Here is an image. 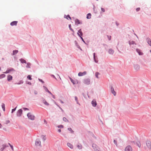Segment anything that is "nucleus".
Instances as JSON below:
<instances>
[{"label": "nucleus", "instance_id": "41", "mask_svg": "<svg viewBox=\"0 0 151 151\" xmlns=\"http://www.w3.org/2000/svg\"><path fill=\"white\" fill-rule=\"evenodd\" d=\"M17 107H15L14 109H12V113H13V112L14 111H15L16 109L17 108Z\"/></svg>", "mask_w": 151, "mask_h": 151}, {"label": "nucleus", "instance_id": "5", "mask_svg": "<svg viewBox=\"0 0 151 151\" xmlns=\"http://www.w3.org/2000/svg\"><path fill=\"white\" fill-rule=\"evenodd\" d=\"M22 109H19V110L17 112V116H20L21 115H22Z\"/></svg>", "mask_w": 151, "mask_h": 151}, {"label": "nucleus", "instance_id": "33", "mask_svg": "<svg viewBox=\"0 0 151 151\" xmlns=\"http://www.w3.org/2000/svg\"><path fill=\"white\" fill-rule=\"evenodd\" d=\"M6 146L5 145H3L2 146V147L1 148V151H2L3 150H4L5 148L6 147Z\"/></svg>", "mask_w": 151, "mask_h": 151}, {"label": "nucleus", "instance_id": "40", "mask_svg": "<svg viewBox=\"0 0 151 151\" xmlns=\"http://www.w3.org/2000/svg\"><path fill=\"white\" fill-rule=\"evenodd\" d=\"M63 120L64 121H65V122H67V121H68V120L67 119L65 118V117H64L63 119Z\"/></svg>", "mask_w": 151, "mask_h": 151}, {"label": "nucleus", "instance_id": "3", "mask_svg": "<svg viewBox=\"0 0 151 151\" xmlns=\"http://www.w3.org/2000/svg\"><path fill=\"white\" fill-rule=\"evenodd\" d=\"M83 83L86 85H89L90 83V80L89 78H85L83 81Z\"/></svg>", "mask_w": 151, "mask_h": 151}, {"label": "nucleus", "instance_id": "17", "mask_svg": "<svg viewBox=\"0 0 151 151\" xmlns=\"http://www.w3.org/2000/svg\"><path fill=\"white\" fill-rule=\"evenodd\" d=\"M147 41L148 43L151 46V39L149 38L147 39Z\"/></svg>", "mask_w": 151, "mask_h": 151}, {"label": "nucleus", "instance_id": "8", "mask_svg": "<svg viewBox=\"0 0 151 151\" xmlns=\"http://www.w3.org/2000/svg\"><path fill=\"white\" fill-rule=\"evenodd\" d=\"M87 72L86 71H84L83 72H80L78 73V76H81L86 75V74Z\"/></svg>", "mask_w": 151, "mask_h": 151}, {"label": "nucleus", "instance_id": "12", "mask_svg": "<svg viewBox=\"0 0 151 151\" xmlns=\"http://www.w3.org/2000/svg\"><path fill=\"white\" fill-rule=\"evenodd\" d=\"M17 22L16 21H14L10 23V25L12 26H13L14 25H17Z\"/></svg>", "mask_w": 151, "mask_h": 151}, {"label": "nucleus", "instance_id": "59", "mask_svg": "<svg viewBox=\"0 0 151 151\" xmlns=\"http://www.w3.org/2000/svg\"><path fill=\"white\" fill-rule=\"evenodd\" d=\"M35 94H37V92H35Z\"/></svg>", "mask_w": 151, "mask_h": 151}, {"label": "nucleus", "instance_id": "53", "mask_svg": "<svg viewBox=\"0 0 151 151\" xmlns=\"http://www.w3.org/2000/svg\"><path fill=\"white\" fill-rule=\"evenodd\" d=\"M2 125L0 123V128H1L2 127Z\"/></svg>", "mask_w": 151, "mask_h": 151}, {"label": "nucleus", "instance_id": "21", "mask_svg": "<svg viewBox=\"0 0 151 151\" xmlns=\"http://www.w3.org/2000/svg\"><path fill=\"white\" fill-rule=\"evenodd\" d=\"M99 75H100V73H99L98 72H96V73L95 76L96 78H99Z\"/></svg>", "mask_w": 151, "mask_h": 151}, {"label": "nucleus", "instance_id": "31", "mask_svg": "<svg viewBox=\"0 0 151 151\" xmlns=\"http://www.w3.org/2000/svg\"><path fill=\"white\" fill-rule=\"evenodd\" d=\"M70 79L71 81V82L73 83V84H74L76 83L74 80L72 79L71 78H70Z\"/></svg>", "mask_w": 151, "mask_h": 151}, {"label": "nucleus", "instance_id": "43", "mask_svg": "<svg viewBox=\"0 0 151 151\" xmlns=\"http://www.w3.org/2000/svg\"><path fill=\"white\" fill-rule=\"evenodd\" d=\"M58 128H63V125H60V126H58Z\"/></svg>", "mask_w": 151, "mask_h": 151}, {"label": "nucleus", "instance_id": "63", "mask_svg": "<svg viewBox=\"0 0 151 151\" xmlns=\"http://www.w3.org/2000/svg\"><path fill=\"white\" fill-rule=\"evenodd\" d=\"M60 77V79H61V78L60 77Z\"/></svg>", "mask_w": 151, "mask_h": 151}, {"label": "nucleus", "instance_id": "57", "mask_svg": "<svg viewBox=\"0 0 151 151\" xmlns=\"http://www.w3.org/2000/svg\"><path fill=\"white\" fill-rule=\"evenodd\" d=\"M81 37V39L83 41V38L82 37V36H81V37Z\"/></svg>", "mask_w": 151, "mask_h": 151}, {"label": "nucleus", "instance_id": "49", "mask_svg": "<svg viewBox=\"0 0 151 151\" xmlns=\"http://www.w3.org/2000/svg\"><path fill=\"white\" fill-rule=\"evenodd\" d=\"M23 109L24 110H28V109L27 108H23Z\"/></svg>", "mask_w": 151, "mask_h": 151}, {"label": "nucleus", "instance_id": "55", "mask_svg": "<svg viewBox=\"0 0 151 151\" xmlns=\"http://www.w3.org/2000/svg\"><path fill=\"white\" fill-rule=\"evenodd\" d=\"M26 67L27 68H29V66L28 65H27V66H26Z\"/></svg>", "mask_w": 151, "mask_h": 151}, {"label": "nucleus", "instance_id": "46", "mask_svg": "<svg viewBox=\"0 0 151 151\" xmlns=\"http://www.w3.org/2000/svg\"><path fill=\"white\" fill-rule=\"evenodd\" d=\"M66 17L69 18V19L70 20L71 19V18L70 17V16L69 15H68L67 16H66Z\"/></svg>", "mask_w": 151, "mask_h": 151}, {"label": "nucleus", "instance_id": "56", "mask_svg": "<svg viewBox=\"0 0 151 151\" xmlns=\"http://www.w3.org/2000/svg\"><path fill=\"white\" fill-rule=\"evenodd\" d=\"M60 102H61V103H62V104H63V102L61 100H60Z\"/></svg>", "mask_w": 151, "mask_h": 151}, {"label": "nucleus", "instance_id": "35", "mask_svg": "<svg viewBox=\"0 0 151 151\" xmlns=\"http://www.w3.org/2000/svg\"><path fill=\"white\" fill-rule=\"evenodd\" d=\"M69 27L71 30L73 32H74L73 29L71 28V25L70 24L69 25Z\"/></svg>", "mask_w": 151, "mask_h": 151}, {"label": "nucleus", "instance_id": "9", "mask_svg": "<svg viewBox=\"0 0 151 151\" xmlns=\"http://www.w3.org/2000/svg\"><path fill=\"white\" fill-rule=\"evenodd\" d=\"M42 102L43 104H44L46 106H48L49 105V104L46 101V100L44 99H42Z\"/></svg>", "mask_w": 151, "mask_h": 151}, {"label": "nucleus", "instance_id": "2", "mask_svg": "<svg viewBox=\"0 0 151 151\" xmlns=\"http://www.w3.org/2000/svg\"><path fill=\"white\" fill-rule=\"evenodd\" d=\"M27 116L28 118L32 120H34L35 119V116L31 113H28L27 114Z\"/></svg>", "mask_w": 151, "mask_h": 151}, {"label": "nucleus", "instance_id": "1", "mask_svg": "<svg viewBox=\"0 0 151 151\" xmlns=\"http://www.w3.org/2000/svg\"><path fill=\"white\" fill-rule=\"evenodd\" d=\"M146 146L145 147L146 150H148L151 149V142L149 140H147L146 142Z\"/></svg>", "mask_w": 151, "mask_h": 151}, {"label": "nucleus", "instance_id": "24", "mask_svg": "<svg viewBox=\"0 0 151 151\" xmlns=\"http://www.w3.org/2000/svg\"><path fill=\"white\" fill-rule=\"evenodd\" d=\"M41 138L42 139V140L44 142L46 139V137L43 135H42L41 136Z\"/></svg>", "mask_w": 151, "mask_h": 151}, {"label": "nucleus", "instance_id": "13", "mask_svg": "<svg viewBox=\"0 0 151 151\" xmlns=\"http://www.w3.org/2000/svg\"><path fill=\"white\" fill-rule=\"evenodd\" d=\"M7 80L8 81H10L12 79V76L9 75L7 76Z\"/></svg>", "mask_w": 151, "mask_h": 151}, {"label": "nucleus", "instance_id": "47", "mask_svg": "<svg viewBox=\"0 0 151 151\" xmlns=\"http://www.w3.org/2000/svg\"><path fill=\"white\" fill-rule=\"evenodd\" d=\"M39 80L40 81L42 82V83H44V82L42 80L39 79Z\"/></svg>", "mask_w": 151, "mask_h": 151}, {"label": "nucleus", "instance_id": "4", "mask_svg": "<svg viewBox=\"0 0 151 151\" xmlns=\"http://www.w3.org/2000/svg\"><path fill=\"white\" fill-rule=\"evenodd\" d=\"M132 147L130 145L127 146L125 147V151H132Z\"/></svg>", "mask_w": 151, "mask_h": 151}, {"label": "nucleus", "instance_id": "37", "mask_svg": "<svg viewBox=\"0 0 151 151\" xmlns=\"http://www.w3.org/2000/svg\"><path fill=\"white\" fill-rule=\"evenodd\" d=\"M68 129L72 133H73V131L72 130L71 128H69Z\"/></svg>", "mask_w": 151, "mask_h": 151}, {"label": "nucleus", "instance_id": "60", "mask_svg": "<svg viewBox=\"0 0 151 151\" xmlns=\"http://www.w3.org/2000/svg\"><path fill=\"white\" fill-rule=\"evenodd\" d=\"M53 77H54V78H55V76H53Z\"/></svg>", "mask_w": 151, "mask_h": 151}, {"label": "nucleus", "instance_id": "6", "mask_svg": "<svg viewBox=\"0 0 151 151\" xmlns=\"http://www.w3.org/2000/svg\"><path fill=\"white\" fill-rule=\"evenodd\" d=\"M15 70L13 68H9L6 71L4 72V73H9L11 71H14Z\"/></svg>", "mask_w": 151, "mask_h": 151}, {"label": "nucleus", "instance_id": "36", "mask_svg": "<svg viewBox=\"0 0 151 151\" xmlns=\"http://www.w3.org/2000/svg\"><path fill=\"white\" fill-rule=\"evenodd\" d=\"M44 89H45V91H46V92H48L49 91V90H48V89L45 86H43Z\"/></svg>", "mask_w": 151, "mask_h": 151}, {"label": "nucleus", "instance_id": "14", "mask_svg": "<svg viewBox=\"0 0 151 151\" xmlns=\"http://www.w3.org/2000/svg\"><path fill=\"white\" fill-rule=\"evenodd\" d=\"M111 93L113 94V95L114 96H115L116 95V92L114 91V88L112 87H111Z\"/></svg>", "mask_w": 151, "mask_h": 151}, {"label": "nucleus", "instance_id": "16", "mask_svg": "<svg viewBox=\"0 0 151 151\" xmlns=\"http://www.w3.org/2000/svg\"><path fill=\"white\" fill-rule=\"evenodd\" d=\"M67 145L71 149H72L73 148V146L72 144L70 143H68L67 144Z\"/></svg>", "mask_w": 151, "mask_h": 151}, {"label": "nucleus", "instance_id": "20", "mask_svg": "<svg viewBox=\"0 0 151 151\" xmlns=\"http://www.w3.org/2000/svg\"><path fill=\"white\" fill-rule=\"evenodd\" d=\"M129 44L130 45H134V44L135 45H136V44L135 42H134L133 41H130L129 42Z\"/></svg>", "mask_w": 151, "mask_h": 151}, {"label": "nucleus", "instance_id": "42", "mask_svg": "<svg viewBox=\"0 0 151 151\" xmlns=\"http://www.w3.org/2000/svg\"><path fill=\"white\" fill-rule=\"evenodd\" d=\"M107 37H108V39L109 40H110L111 39V36H107Z\"/></svg>", "mask_w": 151, "mask_h": 151}, {"label": "nucleus", "instance_id": "23", "mask_svg": "<svg viewBox=\"0 0 151 151\" xmlns=\"http://www.w3.org/2000/svg\"><path fill=\"white\" fill-rule=\"evenodd\" d=\"M91 14L90 13H88L87 15L86 18L88 19H90L91 18Z\"/></svg>", "mask_w": 151, "mask_h": 151}, {"label": "nucleus", "instance_id": "30", "mask_svg": "<svg viewBox=\"0 0 151 151\" xmlns=\"http://www.w3.org/2000/svg\"><path fill=\"white\" fill-rule=\"evenodd\" d=\"M5 76V75L2 74L0 75V79L4 78Z\"/></svg>", "mask_w": 151, "mask_h": 151}, {"label": "nucleus", "instance_id": "51", "mask_svg": "<svg viewBox=\"0 0 151 151\" xmlns=\"http://www.w3.org/2000/svg\"><path fill=\"white\" fill-rule=\"evenodd\" d=\"M27 83L28 84H29V85H31V83L29 82H27Z\"/></svg>", "mask_w": 151, "mask_h": 151}, {"label": "nucleus", "instance_id": "11", "mask_svg": "<svg viewBox=\"0 0 151 151\" xmlns=\"http://www.w3.org/2000/svg\"><path fill=\"white\" fill-rule=\"evenodd\" d=\"M79 37L82 36L83 33L81 31V29H80L78 31V32L77 33Z\"/></svg>", "mask_w": 151, "mask_h": 151}, {"label": "nucleus", "instance_id": "25", "mask_svg": "<svg viewBox=\"0 0 151 151\" xmlns=\"http://www.w3.org/2000/svg\"><path fill=\"white\" fill-rule=\"evenodd\" d=\"M18 52V51L17 50H14L13 52V55H14L16 54H17Z\"/></svg>", "mask_w": 151, "mask_h": 151}, {"label": "nucleus", "instance_id": "34", "mask_svg": "<svg viewBox=\"0 0 151 151\" xmlns=\"http://www.w3.org/2000/svg\"><path fill=\"white\" fill-rule=\"evenodd\" d=\"M27 78L30 80H31L32 79V78H31V75H28Z\"/></svg>", "mask_w": 151, "mask_h": 151}, {"label": "nucleus", "instance_id": "54", "mask_svg": "<svg viewBox=\"0 0 151 151\" xmlns=\"http://www.w3.org/2000/svg\"><path fill=\"white\" fill-rule=\"evenodd\" d=\"M61 130L60 129H59L58 130V132H61Z\"/></svg>", "mask_w": 151, "mask_h": 151}, {"label": "nucleus", "instance_id": "19", "mask_svg": "<svg viewBox=\"0 0 151 151\" xmlns=\"http://www.w3.org/2000/svg\"><path fill=\"white\" fill-rule=\"evenodd\" d=\"M109 52L111 54H113L114 53V51L112 49H110L109 50Z\"/></svg>", "mask_w": 151, "mask_h": 151}, {"label": "nucleus", "instance_id": "7", "mask_svg": "<svg viewBox=\"0 0 151 151\" xmlns=\"http://www.w3.org/2000/svg\"><path fill=\"white\" fill-rule=\"evenodd\" d=\"M35 145L37 146L41 145V142L39 139H37L35 141Z\"/></svg>", "mask_w": 151, "mask_h": 151}, {"label": "nucleus", "instance_id": "32", "mask_svg": "<svg viewBox=\"0 0 151 151\" xmlns=\"http://www.w3.org/2000/svg\"><path fill=\"white\" fill-rule=\"evenodd\" d=\"M134 68L136 69H139V66L138 65H136L134 66Z\"/></svg>", "mask_w": 151, "mask_h": 151}, {"label": "nucleus", "instance_id": "29", "mask_svg": "<svg viewBox=\"0 0 151 151\" xmlns=\"http://www.w3.org/2000/svg\"><path fill=\"white\" fill-rule=\"evenodd\" d=\"M137 143V146L139 147H141V146L140 142L139 141H138Z\"/></svg>", "mask_w": 151, "mask_h": 151}, {"label": "nucleus", "instance_id": "22", "mask_svg": "<svg viewBox=\"0 0 151 151\" xmlns=\"http://www.w3.org/2000/svg\"><path fill=\"white\" fill-rule=\"evenodd\" d=\"M20 60L21 61V62L22 63H26V60H24V59H21Z\"/></svg>", "mask_w": 151, "mask_h": 151}, {"label": "nucleus", "instance_id": "28", "mask_svg": "<svg viewBox=\"0 0 151 151\" xmlns=\"http://www.w3.org/2000/svg\"><path fill=\"white\" fill-rule=\"evenodd\" d=\"M1 106H2V108L3 109V111H5V106L4 104H3V103L2 104Z\"/></svg>", "mask_w": 151, "mask_h": 151}, {"label": "nucleus", "instance_id": "26", "mask_svg": "<svg viewBox=\"0 0 151 151\" xmlns=\"http://www.w3.org/2000/svg\"><path fill=\"white\" fill-rule=\"evenodd\" d=\"M75 22L76 24H79L80 23L79 20L77 19H76L75 20Z\"/></svg>", "mask_w": 151, "mask_h": 151}, {"label": "nucleus", "instance_id": "45", "mask_svg": "<svg viewBox=\"0 0 151 151\" xmlns=\"http://www.w3.org/2000/svg\"><path fill=\"white\" fill-rule=\"evenodd\" d=\"M101 11H102L103 12H105V9H104V8H101Z\"/></svg>", "mask_w": 151, "mask_h": 151}, {"label": "nucleus", "instance_id": "58", "mask_svg": "<svg viewBox=\"0 0 151 151\" xmlns=\"http://www.w3.org/2000/svg\"><path fill=\"white\" fill-rule=\"evenodd\" d=\"M94 145H93V147L94 146Z\"/></svg>", "mask_w": 151, "mask_h": 151}, {"label": "nucleus", "instance_id": "44", "mask_svg": "<svg viewBox=\"0 0 151 151\" xmlns=\"http://www.w3.org/2000/svg\"><path fill=\"white\" fill-rule=\"evenodd\" d=\"M140 9V8H138L136 9V10L137 12L139 11Z\"/></svg>", "mask_w": 151, "mask_h": 151}, {"label": "nucleus", "instance_id": "50", "mask_svg": "<svg viewBox=\"0 0 151 151\" xmlns=\"http://www.w3.org/2000/svg\"><path fill=\"white\" fill-rule=\"evenodd\" d=\"M52 98L54 99H55V96L54 95H53L52 94V95H51Z\"/></svg>", "mask_w": 151, "mask_h": 151}, {"label": "nucleus", "instance_id": "61", "mask_svg": "<svg viewBox=\"0 0 151 151\" xmlns=\"http://www.w3.org/2000/svg\"><path fill=\"white\" fill-rule=\"evenodd\" d=\"M150 52H151V50H150Z\"/></svg>", "mask_w": 151, "mask_h": 151}, {"label": "nucleus", "instance_id": "52", "mask_svg": "<svg viewBox=\"0 0 151 151\" xmlns=\"http://www.w3.org/2000/svg\"><path fill=\"white\" fill-rule=\"evenodd\" d=\"M48 92L49 93H50V94L51 95H52V94L51 93V92L50 91H48Z\"/></svg>", "mask_w": 151, "mask_h": 151}, {"label": "nucleus", "instance_id": "62", "mask_svg": "<svg viewBox=\"0 0 151 151\" xmlns=\"http://www.w3.org/2000/svg\"><path fill=\"white\" fill-rule=\"evenodd\" d=\"M66 18L67 19H68V18L67 17H66Z\"/></svg>", "mask_w": 151, "mask_h": 151}, {"label": "nucleus", "instance_id": "27", "mask_svg": "<svg viewBox=\"0 0 151 151\" xmlns=\"http://www.w3.org/2000/svg\"><path fill=\"white\" fill-rule=\"evenodd\" d=\"M95 54H96L95 53H93V58H94V59L95 62L96 63H97L98 62V60H96L95 59Z\"/></svg>", "mask_w": 151, "mask_h": 151}, {"label": "nucleus", "instance_id": "18", "mask_svg": "<svg viewBox=\"0 0 151 151\" xmlns=\"http://www.w3.org/2000/svg\"><path fill=\"white\" fill-rule=\"evenodd\" d=\"M92 106H96V101L93 100L91 102Z\"/></svg>", "mask_w": 151, "mask_h": 151}, {"label": "nucleus", "instance_id": "38", "mask_svg": "<svg viewBox=\"0 0 151 151\" xmlns=\"http://www.w3.org/2000/svg\"><path fill=\"white\" fill-rule=\"evenodd\" d=\"M10 122V121L9 120H7L5 122V124H7L9 123Z\"/></svg>", "mask_w": 151, "mask_h": 151}, {"label": "nucleus", "instance_id": "15", "mask_svg": "<svg viewBox=\"0 0 151 151\" xmlns=\"http://www.w3.org/2000/svg\"><path fill=\"white\" fill-rule=\"evenodd\" d=\"M76 147L79 150H81L82 148V145L80 143L78 144L77 145Z\"/></svg>", "mask_w": 151, "mask_h": 151}, {"label": "nucleus", "instance_id": "48", "mask_svg": "<svg viewBox=\"0 0 151 151\" xmlns=\"http://www.w3.org/2000/svg\"><path fill=\"white\" fill-rule=\"evenodd\" d=\"M114 143L115 145H117V142H116V141L115 140H114Z\"/></svg>", "mask_w": 151, "mask_h": 151}, {"label": "nucleus", "instance_id": "64", "mask_svg": "<svg viewBox=\"0 0 151 151\" xmlns=\"http://www.w3.org/2000/svg\"><path fill=\"white\" fill-rule=\"evenodd\" d=\"M1 68L0 67V70H1Z\"/></svg>", "mask_w": 151, "mask_h": 151}, {"label": "nucleus", "instance_id": "39", "mask_svg": "<svg viewBox=\"0 0 151 151\" xmlns=\"http://www.w3.org/2000/svg\"><path fill=\"white\" fill-rule=\"evenodd\" d=\"M75 100L77 102V104H78L79 103L78 102L77 97L76 96H75Z\"/></svg>", "mask_w": 151, "mask_h": 151}, {"label": "nucleus", "instance_id": "10", "mask_svg": "<svg viewBox=\"0 0 151 151\" xmlns=\"http://www.w3.org/2000/svg\"><path fill=\"white\" fill-rule=\"evenodd\" d=\"M136 50L137 52H138L139 55H143V53L141 51L138 49H137Z\"/></svg>", "mask_w": 151, "mask_h": 151}]
</instances>
